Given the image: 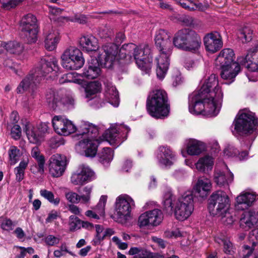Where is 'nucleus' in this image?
<instances>
[{"instance_id": "obj_1", "label": "nucleus", "mask_w": 258, "mask_h": 258, "mask_svg": "<svg viewBox=\"0 0 258 258\" xmlns=\"http://www.w3.org/2000/svg\"><path fill=\"white\" fill-rule=\"evenodd\" d=\"M155 45L159 51L172 52L173 44L185 51L197 52L201 46V38L194 30L183 29L178 31L171 41V35L164 29L156 31L155 36Z\"/></svg>"}, {"instance_id": "obj_2", "label": "nucleus", "mask_w": 258, "mask_h": 258, "mask_svg": "<svg viewBox=\"0 0 258 258\" xmlns=\"http://www.w3.org/2000/svg\"><path fill=\"white\" fill-rule=\"evenodd\" d=\"M163 208L169 215L174 213L179 221L187 219L194 211V197L192 192L187 191L176 198L170 189L167 190L163 197Z\"/></svg>"}, {"instance_id": "obj_3", "label": "nucleus", "mask_w": 258, "mask_h": 258, "mask_svg": "<svg viewBox=\"0 0 258 258\" xmlns=\"http://www.w3.org/2000/svg\"><path fill=\"white\" fill-rule=\"evenodd\" d=\"M216 93L212 92L207 95L195 91L188 96V110L194 115L202 114L209 117L216 116L219 112L221 105L214 100Z\"/></svg>"}, {"instance_id": "obj_4", "label": "nucleus", "mask_w": 258, "mask_h": 258, "mask_svg": "<svg viewBox=\"0 0 258 258\" xmlns=\"http://www.w3.org/2000/svg\"><path fill=\"white\" fill-rule=\"evenodd\" d=\"M133 43L123 44L119 49L118 46L114 43H106L102 46V53L98 56L97 59L88 60V64H114L126 57V53L135 49Z\"/></svg>"}, {"instance_id": "obj_5", "label": "nucleus", "mask_w": 258, "mask_h": 258, "mask_svg": "<svg viewBox=\"0 0 258 258\" xmlns=\"http://www.w3.org/2000/svg\"><path fill=\"white\" fill-rule=\"evenodd\" d=\"M146 108L148 113L155 118H163L169 114L170 105L167 93L162 89L151 91L147 99Z\"/></svg>"}, {"instance_id": "obj_6", "label": "nucleus", "mask_w": 258, "mask_h": 258, "mask_svg": "<svg viewBox=\"0 0 258 258\" xmlns=\"http://www.w3.org/2000/svg\"><path fill=\"white\" fill-rule=\"evenodd\" d=\"M233 124L234 125L233 134L244 135L258 132V120L254 113L247 109L239 111Z\"/></svg>"}, {"instance_id": "obj_7", "label": "nucleus", "mask_w": 258, "mask_h": 258, "mask_svg": "<svg viewBox=\"0 0 258 258\" xmlns=\"http://www.w3.org/2000/svg\"><path fill=\"white\" fill-rule=\"evenodd\" d=\"M80 134L86 136V137L80 141L78 145L85 149V155L93 157L97 153V149L100 142L97 139L98 131L96 126L92 124L87 122L83 123L79 128Z\"/></svg>"}, {"instance_id": "obj_8", "label": "nucleus", "mask_w": 258, "mask_h": 258, "mask_svg": "<svg viewBox=\"0 0 258 258\" xmlns=\"http://www.w3.org/2000/svg\"><path fill=\"white\" fill-rule=\"evenodd\" d=\"M58 66H39L31 71L29 75L20 83L17 88V93H22L29 88L36 86L43 77L51 73L50 77L56 75Z\"/></svg>"}, {"instance_id": "obj_9", "label": "nucleus", "mask_w": 258, "mask_h": 258, "mask_svg": "<svg viewBox=\"0 0 258 258\" xmlns=\"http://www.w3.org/2000/svg\"><path fill=\"white\" fill-rule=\"evenodd\" d=\"M208 209L213 216L225 217L228 212L230 204L225 192L218 190L213 192L209 198Z\"/></svg>"}, {"instance_id": "obj_10", "label": "nucleus", "mask_w": 258, "mask_h": 258, "mask_svg": "<svg viewBox=\"0 0 258 258\" xmlns=\"http://www.w3.org/2000/svg\"><path fill=\"white\" fill-rule=\"evenodd\" d=\"M135 206L134 200L126 195L118 196L115 202V212L112 218L118 223L125 222L130 217L131 209Z\"/></svg>"}, {"instance_id": "obj_11", "label": "nucleus", "mask_w": 258, "mask_h": 258, "mask_svg": "<svg viewBox=\"0 0 258 258\" xmlns=\"http://www.w3.org/2000/svg\"><path fill=\"white\" fill-rule=\"evenodd\" d=\"M130 128L121 124H112L106 131V140L113 146L118 147L127 139V135Z\"/></svg>"}, {"instance_id": "obj_12", "label": "nucleus", "mask_w": 258, "mask_h": 258, "mask_svg": "<svg viewBox=\"0 0 258 258\" xmlns=\"http://www.w3.org/2000/svg\"><path fill=\"white\" fill-rule=\"evenodd\" d=\"M36 21V18L30 14L24 16L21 20L22 32L30 42H34L37 39Z\"/></svg>"}, {"instance_id": "obj_13", "label": "nucleus", "mask_w": 258, "mask_h": 258, "mask_svg": "<svg viewBox=\"0 0 258 258\" xmlns=\"http://www.w3.org/2000/svg\"><path fill=\"white\" fill-rule=\"evenodd\" d=\"M198 91L201 93L205 94V95L212 92L216 93V96H214V100L217 101L218 104L222 105L223 95L219 86L217 76L215 74L211 75L201 89Z\"/></svg>"}, {"instance_id": "obj_14", "label": "nucleus", "mask_w": 258, "mask_h": 258, "mask_svg": "<svg viewBox=\"0 0 258 258\" xmlns=\"http://www.w3.org/2000/svg\"><path fill=\"white\" fill-rule=\"evenodd\" d=\"M163 218L162 211L158 209L148 211L139 217L138 225L141 228L145 226H156L159 225Z\"/></svg>"}, {"instance_id": "obj_15", "label": "nucleus", "mask_w": 258, "mask_h": 258, "mask_svg": "<svg viewBox=\"0 0 258 258\" xmlns=\"http://www.w3.org/2000/svg\"><path fill=\"white\" fill-rule=\"evenodd\" d=\"M46 100L53 109L63 105L68 108H72L75 104V99L72 96L62 97V94L58 91H51L46 95Z\"/></svg>"}, {"instance_id": "obj_16", "label": "nucleus", "mask_w": 258, "mask_h": 258, "mask_svg": "<svg viewBox=\"0 0 258 258\" xmlns=\"http://www.w3.org/2000/svg\"><path fill=\"white\" fill-rule=\"evenodd\" d=\"M157 164L160 167H170L176 160V155L169 147L162 146L155 152Z\"/></svg>"}, {"instance_id": "obj_17", "label": "nucleus", "mask_w": 258, "mask_h": 258, "mask_svg": "<svg viewBox=\"0 0 258 258\" xmlns=\"http://www.w3.org/2000/svg\"><path fill=\"white\" fill-rule=\"evenodd\" d=\"M52 124L55 132L61 136H68L77 130L71 120L61 116H55L52 120Z\"/></svg>"}, {"instance_id": "obj_18", "label": "nucleus", "mask_w": 258, "mask_h": 258, "mask_svg": "<svg viewBox=\"0 0 258 258\" xmlns=\"http://www.w3.org/2000/svg\"><path fill=\"white\" fill-rule=\"evenodd\" d=\"M66 166V157L59 154H54L48 161L49 174L53 177H60L64 172Z\"/></svg>"}, {"instance_id": "obj_19", "label": "nucleus", "mask_w": 258, "mask_h": 258, "mask_svg": "<svg viewBox=\"0 0 258 258\" xmlns=\"http://www.w3.org/2000/svg\"><path fill=\"white\" fill-rule=\"evenodd\" d=\"M61 62L63 64L73 63L84 64L85 58L82 52L75 46L67 48L61 55Z\"/></svg>"}, {"instance_id": "obj_20", "label": "nucleus", "mask_w": 258, "mask_h": 258, "mask_svg": "<svg viewBox=\"0 0 258 258\" xmlns=\"http://www.w3.org/2000/svg\"><path fill=\"white\" fill-rule=\"evenodd\" d=\"M151 50L147 44H142L135 47L134 57L137 64H148L153 62Z\"/></svg>"}, {"instance_id": "obj_21", "label": "nucleus", "mask_w": 258, "mask_h": 258, "mask_svg": "<svg viewBox=\"0 0 258 258\" xmlns=\"http://www.w3.org/2000/svg\"><path fill=\"white\" fill-rule=\"evenodd\" d=\"M94 175V172L87 166H80L71 178L72 183L74 185H82L86 181L91 180Z\"/></svg>"}, {"instance_id": "obj_22", "label": "nucleus", "mask_w": 258, "mask_h": 258, "mask_svg": "<svg viewBox=\"0 0 258 258\" xmlns=\"http://www.w3.org/2000/svg\"><path fill=\"white\" fill-rule=\"evenodd\" d=\"M239 225L245 230L258 226V208L244 212L241 215Z\"/></svg>"}, {"instance_id": "obj_23", "label": "nucleus", "mask_w": 258, "mask_h": 258, "mask_svg": "<svg viewBox=\"0 0 258 258\" xmlns=\"http://www.w3.org/2000/svg\"><path fill=\"white\" fill-rule=\"evenodd\" d=\"M206 50L212 53L218 51L223 45L222 38L217 32L207 34L204 38Z\"/></svg>"}, {"instance_id": "obj_24", "label": "nucleus", "mask_w": 258, "mask_h": 258, "mask_svg": "<svg viewBox=\"0 0 258 258\" xmlns=\"http://www.w3.org/2000/svg\"><path fill=\"white\" fill-rule=\"evenodd\" d=\"M254 192H242L236 199L235 207L237 210H243L250 207L257 198Z\"/></svg>"}, {"instance_id": "obj_25", "label": "nucleus", "mask_w": 258, "mask_h": 258, "mask_svg": "<svg viewBox=\"0 0 258 258\" xmlns=\"http://www.w3.org/2000/svg\"><path fill=\"white\" fill-rule=\"evenodd\" d=\"M223 166L226 169V171H221L216 166L214 173V181L219 186L228 185L233 180V174L228 170L226 165L223 163Z\"/></svg>"}, {"instance_id": "obj_26", "label": "nucleus", "mask_w": 258, "mask_h": 258, "mask_svg": "<svg viewBox=\"0 0 258 258\" xmlns=\"http://www.w3.org/2000/svg\"><path fill=\"white\" fill-rule=\"evenodd\" d=\"M211 187L212 183L209 178L204 176L200 177L194 187L195 195L202 198H206Z\"/></svg>"}, {"instance_id": "obj_27", "label": "nucleus", "mask_w": 258, "mask_h": 258, "mask_svg": "<svg viewBox=\"0 0 258 258\" xmlns=\"http://www.w3.org/2000/svg\"><path fill=\"white\" fill-rule=\"evenodd\" d=\"M73 82L79 84L85 89L86 97L89 98L92 95L98 93L101 90V84L97 81L91 82L87 83L86 81L81 79H75Z\"/></svg>"}, {"instance_id": "obj_28", "label": "nucleus", "mask_w": 258, "mask_h": 258, "mask_svg": "<svg viewBox=\"0 0 258 258\" xmlns=\"http://www.w3.org/2000/svg\"><path fill=\"white\" fill-rule=\"evenodd\" d=\"M45 37V47L49 51L54 50L59 41V33L53 28L45 29L44 33Z\"/></svg>"}, {"instance_id": "obj_29", "label": "nucleus", "mask_w": 258, "mask_h": 258, "mask_svg": "<svg viewBox=\"0 0 258 258\" xmlns=\"http://www.w3.org/2000/svg\"><path fill=\"white\" fill-rule=\"evenodd\" d=\"M31 155L37 163V165H35L31 167V171L33 173H39L40 174H43L44 171L45 162L44 156L40 154V150L37 147L32 149Z\"/></svg>"}, {"instance_id": "obj_30", "label": "nucleus", "mask_w": 258, "mask_h": 258, "mask_svg": "<svg viewBox=\"0 0 258 258\" xmlns=\"http://www.w3.org/2000/svg\"><path fill=\"white\" fill-rule=\"evenodd\" d=\"M105 86V96L108 102L114 107H117L119 104L118 92L116 87L110 82L104 83Z\"/></svg>"}, {"instance_id": "obj_31", "label": "nucleus", "mask_w": 258, "mask_h": 258, "mask_svg": "<svg viewBox=\"0 0 258 258\" xmlns=\"http://www.w3.org/2000/svg\"><path fill=\"white\" fill-rule=\"evenodd\" d=\"M80 44L84 51H96L99 48L97 39L93 35L83 36L80 38Z\"/></svg>"}, {"instance_id": "obj_32", "label": "nucleus", "mask_w": 258, "mask_h": 258, "mask_svg": "<svg viewBox=\"0 0 258 258\" xmlns=\"http://www.w3.org/2000/svg\"><path fill=\"white\" fill-rule=\"evenodd\" d=\"M235 53L233 49L225 48L222 50L217 56L216 61L220 64H236Z\"/></svg>"}, {"instance_id": "obj_33", "label": "nucleus", "mask_w": 258, "mask_h": 258, "mask_svg": "<svg viewBox=\"0 0 258 258\" xmlns=\"http://www.w3.org/2000/svg\"><path fill=\"white\" fill-rule=\"evenodd\" d=\"M24 131L30 143L38 144L43 140L41 134H39L38 130L35 127L32 126L30 124L27 123L25 125Z\"/></svg>"}, {"instance_id": "obj_34", "label": "nucleus", "mask_w": 258, "mask_h": 258, "mask_svg": "<svg viewBox=\"0 0 258 258\" xmlns=\"http://www.w3.org/2000/svg\"><path fill=\"white\" fill-rule=\"evenodd\" d=\"M240 70V66H222L221 77L225 80H231L234 78Z\"/></svg>"}, {"instance_id": "obj_35", "label": "nucleus", "mask_w": 258, "mask_h": 258, "mask_svg": "<svg viewBox=\"0 0 258 258\" xmlns=\"http://www.w3.org/2000/svg\"><path fill=\"white\" fill-rule=\"evenodd\" d=\"M203 144L195 139H189L187 143V152L190 155H198L203 150Z\"/></svg>"}, {"instance_id": "obj_36", "label": "nucleus", "mask_w": 258, "mask_h": 258, "mask_svg": "<svg viewBox=\"0 0 258 258\" xmlns=\"http://www.w3.org/2000/svg\"><path fill=\"white\" fill-rule=\"evenodd\" d=\"M99 67V66H86L83 73H73V75H76L77 76H81L88 79H94L97 78L100 74V68Z\"/></svg>"}, {"instance_id": "obj_37", "label": "nucleus", "mask_w": 258, "mask_h": 258, "mask_svg": "<svg viewBox=\"0 0 258 258\" xmlns=\"http://www.w3.org/2000/svg\"><path fill=\"white\" fill-rule=\"evenodd\" d=\"M213 164V158L210 156H205L199 159L196 164V167L199 171L204 172L206 169H211Z\"/></svg>"}, {"instance_id": "obj_38", "label": "nucleus", "mask_w": 258, "mask_h": 258, "mask_svg": "<svg viewBox=\"0 0 258 258\" xmlns=\"http://www.w3.org/2000/svg\"><path fill=\"white\" fill-rule=\"evenodd\" d=\"M6 51L15 55L19 56L21 59L22 57L20 55L24 51V46L19 42L10 41L7 43Z\"/></svg>"}, {"instance_id": "obj_39", "label": "nucleus", "mask_w": 258, "mask_h": 258, "mask_svg": "<svg viewBox=\"0 0 258 258\" xmlns=\"http://www.w3.org/2000/svg\"><path fill=\"white\" fill-rule=\"evenodd\" d=\"M257 58V55L255 53L248 52L246 55L239 56L235 61L236 64H258L254 59Z\"/></svg>"}, {"instance_id": "obj_40", "label": "nucleus", "mask_w": 258, "mask_h": 258, "mask_svg": "<svg viewBox=\"0 0 258 258\" xmlns=\"http://www.w3.org/2000/svg\"><path fill=\"white\" fill-rule=\"evenodd\" d=\"M98 156L99 161L104 165L107 166L113 159V152L110 148H104Z\"/></svg>"}, {"instance_id": "obj_41", "label": "nucleus", "mask_w": 258, "mask_h": 258, "mask_svg": "<svg viewBox=\"0 0 258 258\" xmlns=\"http://www.w3.org/2000/svg\"><path fill=\"white\" fill-rule=\"evenodd\" d=\"M29 160L27 158L23 159L19 163L18 166L15 168L16 180L21 181L24 177L25 170L28 166Z\"/></svg>"}, {"instance_id": "obj_42", "label": "nucleus", "mask_w": 258, "mask_h": 258, "mask_svg": "<svg viewBox=\"0 0 258 258\" xmlns=\"http://www.w3.org/2000/svg\"><path fill=\"white\" fill-rule=\"evenodd\" d=\"M128 253L130 255H135V258H151L152 252L146 249L133 247L130 248Z\"/></svg>"}, {"instance_id": "obj_43", "label": "nucleus", "mask_w": 258, "mask_h": 258, "mask_svg": "<svg viewBox=\"0 0 258 258\" xmlns=\"http://www.w3.org/2000/svg\"><path fill=\"white\" fill-rule=\"evenodd\" d=\"M8 155L10 163L13 165L18 162L21 153L18 147L11 146L8 150Z\"/></svg>"}, {"instance_id": "obj_44", "label": "nucleus", "mask_w": 258, "mask_h": 258, "mask_svg": "<svg viewBox=\"0 0 258 258\" xmlns=\"http://www.w3.org/2000/svg\"><path fill=\"white\" fill-rule=\"evenodd\" d=\"M160 53L156 56L154 63L157 64H169L170 63V55L172 52L159 51Z\"/></svg>"}, {"instance_id": "obj_45", "label": "nucleus", "mask_w": 258, "mask_h": 258, "mask_svg": "<svg viewBox=\"0 0 258 258\" xmlns=\"http://www.w3.org/2000/svg\"><path fill=\"white\" fill-rule=\"evenodd\" d=\"M182 8L189 11L201 10L202 5L201 3H195L191 0H176Z\"/></svg>"}, {"instance_id": "obj_46", "label": "nucleus", "mask_w": 258, "mask_h": 258, "mask_svg": "<svg viewBox=\"0 0 258 258\" xmlns=\"http://www.w3.org/2000/svg\"><path fill=\"white\" fill-rule=\"evenodd\" d=\"M216 242L220 244L223 245V251L227 254L229 255H232L234 252V248L233 247L232 243L227 239H222L220 238H216L215 239Z\"/></svg>"}, {"instance_id": "obj_47", "label": "nucleus", "mask_w": 258, "mask_h": 258, "mask_svg": "<svg viewBox=\"0 0 258 258\" xmlns=\"http://www.w3.org/2000/svg\"><path fill=\"white\" fill-rule=\"evenodd\" d=\"M82 220L79 218L75 216L71 215L69 219V230L71 232H74L81 229Z\"/></svg>"}, {"instance_id": "obj_48", "label": "nucleus", "mask_w": 258, "mask_h": 258, "mask_svg": "<svg viewBox=\"0 0 258 258\" xmlns=\"http://www.w3.org/2000/svg\"><path fill=\"white\" fill-rule=\"evenodd\" d=\"M40 194L42 197L54 205H58L60 202V199L59 198H54L53 194L50 191L41 189L40 191Z\"/></svg>"}, {"instance_id": "obj_49", "label": "nucleus", "mask_w": 258, "mask_h": 258, "mask_svg": "<svg viewBox=\"0 0 258 258\" xmlns=\"http://www.w3.org/2000/svg\"><path fill=\"white\" fill-rule=\"evenodd\" d=\"M107 201V196H102L98 204L93 208V210L96 211L100 217L104 216L105 214V207Z\"/></svg>"}, {"instance_id": "obj_50", "label": "nucleus", "mask_w": 258, "mask_h": 258, "mask_svg": "<svg viewBox=\"0 0 258 258\" xmlns=\"http://www.w3.org/2000/svg\"><path fill=\"white\" fill-rule=\"evenodd\" d=\"M0 222L1 228L8 231L13 230L16 225L10 219L3 217L0 218Z\"/></svg>"}, {"instance_id": "obj_51", "label": "nucleus", "mask_w": 258, "mask_h": 258, "mask_svg": "<svg viewBox=\"0 0 258 258\" xmlns=\"http://www.w3.org/2000/svg\"><path fill=\"white\" fill-rule=\"evenodd\" d=\"M44 241L47 246H55L59 243L60 238L58 236L49 234L45 237Z\"/></svg>"}, {"instance_id": "obj_52", "label": "nucleus", "mask_w": 258, "mask_h": 258, "mask_svg": "<svg viewBox=\"0 0 258 258\" xmlns=\"http://www.w3.org/2000/svg\"><path fill=\"white\" fill-rule=\"evenodd\" d=\"M24 0H8L2 3V8L6 10L15 8Z\"/></svg>"}, {"instance_id": "obj_53", "label": "nucleus", "mask_w": 258, "mask_h": 258, "mask_svg": "<svg viewBox=\"0 0 258 258\" xmlns=\"http://www.w3.org/2000/svg\"><path fill=\"white\" fill-rule=\"evenodd\" d=\"M64 144V141L63 138L60 137L51 138L48 141V145L52 149L56 148Z\"/></svg>"}, {"instance_id": "obj_54", "label": "nucleus", "mask_w": 258, "mask_h": 258, "mask_svg": "<svg viewBox=\"0 0 258 258\" xmlns=\"http://www.w3.org/2000/svg\"><path fill=\"white\" fill-rule=\"evenodd\" d=\"M168 70V66H156V73L158 79L162 80Z\"/></svg>"}, {"instance_id": "obj_55", "label": "nucleus", "mask_w": 258, "mask_h": 258, "mask_svg": "<svg viewBox=\"0 0 258 258\" xmlns=\"http://www.w3.org/2000/svg\"><path fill=\"white\" fill-rule=\"evenodd\" d=\"M252 31L248 27L244 28L240 33L239 37L243 39V42H247L250 41L252 38Z\"/></svg>"}, {"instance_id": "obj_56", "label": "nucleus", "mask_w": 258, "mask_h": 258, "mask_svg": "<svg viewBox=\"0 0 258 258\" xmlns=\"http://www.w3.org/2000/svg\"><path fill=\"white\" fill-rule=\"evenodd\" d=\"M172 79L173 80L172 84L174 86L179 85L182 82L181 74L177 69H174L172 72Z\"/></svg>"}, {"instance_id": "obj_57", "label": "nucleus", "mask_w": 258, "mask_h": 258, "mask_svg": "<svg viewBox=\"0 0 258 258\" xmlns=\"http://www.w3.org/2000/svg\"><path fill=\"white\" fill-rule=\"evenodd\" d=\"M40 64H56L57 60L56 58L53 55H45L41 58Z\"/></svg>"}, {"instance_id": "obj_58", "label": "nucleus", "mask_w": 258, "mask_h": 258, "mask_svg": "<svg viewBox=\"0 0 258 258\" xmlns=\"http://www.w3.org/2000/svg\"><path fill=\"white\" fill-rule=\"evenodd\" d=\"M96 234L95 238L93 240V242L95 244L99 243L101 240L104 239V236L101 235V233L103 230V228L100 225H95Z\"/></svg>"}, {"instance_id": "obj_59", "label": "nucleus", "mask_w": 258, "mask_h": 258, "mask_svg": "<svg viewBox=\"0 0 258 258\" xmlns=\"http://www.w3.org/2000/svg\"><path fill=\"white\" fill-rule=\"evenodd\" d=\"M12 137L15 140L19 139L21 136V128L18 124H15L11 130Z\"/></svg>"}, {"instance_id": "obj_60", "label": "nucleus", "mask_w": 258, "mask_h": 258, "mask_svg": "<svg viewBox=\"0 0 258 258\" xmlns=\"http://www.w3.org/2000/svg\"><path fill=\"white\" fill-rule=\"evenodd\" d=\"M60 217V213L56 210H53L49 212L47 217L45 219L46 223H51Z\"/></svg>"}, {"instance_id": "obj_61", "label": "nucleus", "mask_w": 258, "mask_h": 258, "mask_svg": "<svg viewBox=\"0 0 258 258\" xmlns=\"http://www.w3.org/2000/svg\"><path fill=\"white\" fill-rule=\"evenodd\" d=\"M249 240L252 243L253 246L258 243V228L254 229L250 232Z\"/></svg>"}, {"instance_id": "obj_62", "label": "nucleus", "mask_w": 258, "mask_h": 258, "mask_svg": "<svg viewBox=\"0 0 258 258\" xmlns=\"http://www.w3.org/2000/svg\"><path fill=\"white\" fill-rule=\"evenodd\" d=\"M238 151L233 146H229L224 150V154L228 157H235L237 156Z\"/></svg>"}, {"instance_id": "obj_63", "label": "nucleus", "mask_w": 258, "mask_h": 258, "mask_svg": "<svg viewBox=\"0 0 258 258\" xmlns=\"http://www.w3.org/2000/svg\"><path fill=\"white\" fill-rule=\"evenodd\" d=\"M67 199L72 203H79V195L74 192H69L66 194Z\"/></svg>"}, {"instance_id": "obj_64", "label": "nucleus", "mask_w": 258, "mask_h": 258, "mask_svg": "<svg viewBox=\"0 0 258 258\" xmlns=\"http://www.w3.org/2000/svg\"><path fill=\"white\" fill-rule=\"evenodd\" d=\"M165 236L168 238H177L182 236L180 231L178 229L174 230H167L164 233Z\"/></svg>"}]
</instances>
